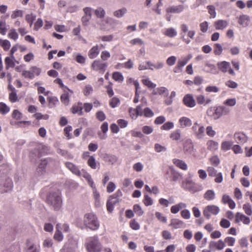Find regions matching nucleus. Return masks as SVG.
<instances>
[{"label":"nucleus","mask_w":252,"mask_h":252,"mask_svg":"<svg viewBox=\"0 0 252 252\" xmlns=\"http://www.w3.org/2000/svg\"><path fill=\"white\" fill-rule=\"evenodd\" d=\"M191 56H188L187 57L182 58L178 60L176 65L173 69V71L175 73H180L182 71L183 67L188 63L190 59Z\"/></svg>","instance_id":"9b49d317"},{"label":"nucleus","mask_w":252,"mask_h":252,"mask_svg":"<svg viewBox=\"0 0 252 252\" xmlns=\"http://www.w3.org/2000/svg\"><path fill=\"white\" fill-rule=\"evenodd\" d=\"M83 222L84 225L92 230H96L99 227V222L96 216L92 213L85 215Z\"/></svg>","instance_id":"f257e3e1"},{"label":"nucleus","mask_w":252,"mask_h":252,"mask_svg":"<svg viewBox=\"0 0 252 252\" xmlns=\"http://www.w3.org/2000/svg\"><path fill=\"white\" fill-rule=\"evenodd\" d=\"M7 36L9 38L16 41L18 38L19 35L15 29H11L10 30Z\"/></svg>","instance_id":"e433bc0d"},{"label":"nucleus","mask_w":252,"mask_h":252,"mask_svg":"<svg viewBox=\"0 0 252 252\" xmlns=\"http://www.w3.org/2000/svg\"><path fill=\"white\" fill-rule=\"evenodd\" d=\"M208 13L210 14V18H214L216 16V9L213 5H208L207 7Z\"/></svg>","instance_id":"0e129e2a"},{"label":"nucleus","mask_w":252,"mask_h":252,"mask_svg":"<svg viewBox=\"0 0 252 252\" xmlns=\"http://www.w3.org/2000/svg\"><path fill=\"white\" fill-rule=\"evenodd\" d=\"M0 46L2 47L4 50L7 51L10 49L11 44L8 40H3L0 38Z\"/></svg>","instance_id":"a19ab883"},{"label":"nucleus","mask_w":252,"mask_h":252,"mask_svg":"<svg viewBox=\"0 0 252 252\" xmlns=\"http://www.w3.org/2000/svg\"><path fill=\"white\" fill-rule=\"evenodd\" d=\"M232 145V143L230 141H223L221 144V149L223 151H227L229 150Z\"/></svg>","instance_id":"5fc2aeb1"},{"label":"nucleus","mask_w":252,"mask_h":252,"mask_svg":"<svg viewBox=\"0 0 252 252\" xmlns=\"http://www.w3.org/2000/svg\"><path fill=\"white\" fill-rule=\"evenodd\" d=\"M100 50L97 45L92 47L88 52V57L91 59H93L97 57L99 53Z\"/></svg>","instance_id":"a878e982"},{"label":"nucleus","mask_w":252,"mask_h":252,"mask_svg":"<svg viewBox=\"0 0 252 252\" xmlns=\"http://www.w3.org/2000/svg\"><path fill=\"white\" fill-rule=\"evenodd\" d=\"M168 94L169 93L167 89L164 87L158 88L157 89V92L155 93H153L154 94H158L159 95H162L165 94V95H168Z\"/></svg>","instance_id":"49530a36"},{"label":"nucleus","mask_w":252,"mask_h":252,"mask_svg":"<svg viewBox=\"0 0 252 252\" xmlns=\"http://www.w3.org/2000/svg\"><path fill=\"white\" fill-rule=\"evenodd\" d=\"M170 138L173 140L177 141L181 138V131L180 129H177L173 131L170 135Z\"/></svg>","instance_id":"79ce46f5"},{"label":"nucleus","mask_w":252,"mask_h":252,"mask_svg":"<svg viewBox=\"0 0 252 252\" xmlns=\"http://www.w3.org/2000/svg\"><path fill=\"white\" fill-rule=\"evenodd\" d=\"M218 69L222 73L228 72L229 74L235 75V73L233 69L231 67L230 64L226 61H222L217 63Z\"/></svg>","instance_id":"6e6552de"},{"label":"nucleus","mask_w":252,"mask_h":252,"mask_svg":"<svg viewBox=\"0 0 252 252\" xmlns=\"http://www.w3.org/2000/svg\"><path fill=\"white\" fill-rule=\"evenodd\" d=\"M35 16L33 14H29L26 15V20L28 23L30 24V26L31 27L32 25L33 21L35 20Z\"/></svg>","instance_id":"774afa93"},{"label":"nucleus","mask_w":252,"mask_h":252,"mask_svg":"<svg viewBox=\"0 0 252 252\" xmlns=\"http://www.w3.org/2000/svg\"><path fill=\"white\" fill-rule=\"evenodd\" d=\"M181 33L183 41L186 44H189L191 39L194 38L195 32L194 31H188V27L185 24H181L180 26Z\"/></svg>","instance_id":"20e7f679"},{"label":"nucleus","mask_w":252,"mask_h":252,"mask_svg":"<svg viewBox=\"0 0 252 252\" xmlns=\"http://www.w3.org/2000/svg\"><path fill=\"white\" fill-rule=\"evenodd\" d=\"M93 92V88L90 85H86L83 90L84 95L88 96Z\"/></svg>","instance_id":"69168bd1"},{"label":"nucleus","mask_w":252,"mask_h":252,"mask_svg":"<svg viewBox=\"0 0 252 252\" xmlns=\"http://www.w3.org/2000/svg\"><path fill=\"white\" fill-rule=\"evenodd\" d=\"M108 64L99 60H94L91 65L92 68L96 71H99L104 72Z\"/></svg>","instance_id":"f8f14e48"},{"label":"nucleus","mask_w":252,"mask_h":252,"mask_svg":"<svg viewBox=\"0 0 252 252\" xmlns=\"http://www.w3.org/2000/svg\"><path fill=\"white\" fill-rule=\"evenodd\" d=\"M173 162L177 167L183 170H187L188 169L187 164L182 160L174 158L173 160Z\"/></svg>","instance_id":"c85d7f7f"},{"label":"nucleus","mask_w":252,"mask_h":252,"mask_svg":"<svg viewBox=\"0 0 252 252\" xmlns=\"http://www.w3.org/2000/svg\"><path fill=\"white\" fill-rule=\"evenodd\" d=\"M186 204L180 202L177 204L172 206L170 208V211L171 213L176 214L179 212V211L182 209L186 208Z\"/></svg>","instance_id":"bb28decb"},{"label":"nucleus","mask_w":252,"mask_h":252,"mask_svg":"<svg viewBox=\"0 0 252 252\" xmlns=\"http://www.w3.org/2000/svg\"><path fill=\"white\" fill-rule=\"evenodd\" d=\"M9 100L12 103H14L18 100L16 91H12L9 93Z\"/></svg>","instance_id":"bf43d9fd"},{"label":"nucleus","mask_w":252,"mask_h":252,"mask_svg":"<svg viewBox=\"0 0 252 252\" xmlns=\"http://www.w3.org/2000/svg\"><path fill=\"white\" fill-rule=\"evenodd\" d=\"M122 196V192L118 190L115 193L110 196L106 203L107 210L109 212H112L114 206L119 202V197Z\"/></svg>","instance_id":"423d86ee"},{"label":"nucleus","mask_w":252,"mask_h":252,"mask_svg":"<svg viewBox=\"0 0 252 252\" xmlns=\"http://www.w3.org/2000/svg\"><path fill=\"white\" fill-rule=\"evenodd\" d=\"M238 243L241 248H247L249 245V242L246 237H242L238 241Z\"/></svg>","instance_id":"3c124183"},{"label":"nucleus","mask_w":252,"mask_h":252,"mask_svg":"<svg viewBox=\"0 0 252 252\" xmlns=\"http://www.w3.org/2000/svg\"><path fill=\"white\" fill-rule=\"evenodd\" d=\"M207 149L208 150L214 152L218 149V142L213 140H209L206 143Z\"/></svg>","instance_id":"b1692460"},{"label":"nucleus","mask_w":252,"mask_h":252,"mask_svg":"<svg viewBox=\"0 0 252 252\" xmlns=\"http://www.w3.org/2000/svg\"><path fill=\"white\" fill-rule=\"evenodd\" d=\"M94 13L97 17L102 18L104 17L105 12L104 10L101 7H98L94 11Z\"/></svg>","instance_id":"680f3d73"},{"label":"nucleus","mask_w":252,"mask_h":252,"mask_svg":"<svg viewBox=\"0 0 252 252\" xmlns=\"http://www.w3.org/2000/svg\"><path fill=\"white\" fill-rule=\"evenodd\" d=\"M209 160L211 163L212 165L217 166L220 163V159L218 156H214L211 157Z\"/></svg>","instance_id":"e2e57ef3"},{"label":"nucleus","mask_w":252,"mask_h":252,"mask_svg":"<svg viewBox=\"0 0 252 252\" xmlns=\"http://www.w3.org/2000/svg\"><path fill=\"white\" fill-rule=\"evenodd\" d=\"M133 212L139 217L143 215L144 212L141 206L138 204H135L133 207Z\"/></svg>","instance_id":"603ef678"},{"label":"nucleus","mask_w":252,"mask_h":252,"mask_svg":"<svg viewBox=\"0 0 252 252\" xmlns=\"http://www.w3.org/2000/svg\"><path fill=\"white\" fill-rule=\"evenodd\" d=\"M13 188L12 180L8 177L2 179L0 184V191L1 193L7 192L10 191Z\"/></svg>","instance_id":"0eeeda50"},{"label":"nucleus","mask_w":252,"mask_h":252,"mask_svg":"<svg viewBox=\"0 0 252 252\" xmlns=\"http://www.w3.org/2000/svg\"><path fill=\"white\" fill-rule=\"evenodd\" d=\"M221 201L224 204H227L231 209H234L236 207V204L234 201L227 194H224L222 196Z\"/></svg>","instance_id":"6ab92c4d"},{"label":"nucleus","mask_w":252,"mask_h":252,"mask_svg":"<svg viewBox=\"0 0 252 252\" xmlns=\"http://www.w3.org/2000/svg\"><path fill=\"white\" fill-rule=\"evenodd\" d=\"M191 129L197 138L201 139L204 136V127L203 126H200L197 122L193 124Z\"/></svg>","instance_id":"ddd939ff"},{"label":"nucleus","mask_w":252,"mask_h":252,"mask_svg":"<svg viewBox=\"0 0 252 252\" xmlns=\"http://www.w3.org/2000/svg\"><path fill=\"white\" fill-rule=\"evenodd\" d=\"M184 9V6L183 5L177 6H171L166 8V12L169 13H179L182 12Z\"/></svg>","instance_id":"412c9836"},{"label":"nucleus","mask_w":252,"mask_h":252,"mask_svg":"<svg viewBox=\"0 0 252 252\" xmlns=\"http://www.w3.org/2000/svg\"><path fill=\"white\" fill-rule=\"evenodd\" d=\"M214 25L216 30H223L228 26V22L224 20H218L214 22Z\"/></svg>","instance_id":"a211bd4d"},{"label":"nucleus","mask_w":252,"mask_h":252,"mask_svg":"<svg viewBox=\"0 0 252 252\" xmlns=\"http://www.w3.org/2000/svg\"><path fill=\"white\" fill-rule=\"evenodd\" d=\"M250 17L247 15H242L238 19V23L244 27L248 26L249 24Z\"/></svg>","instance_id":"cd10ccee"},{"label":"nucleus","mask_w":252,"mask_h":252,"mask_svg":"<svg viewBox=\"0 0 252 252\" xmlns=\"http://www.w3.org/2000/svg\"><path fill=\"white\" fill-rule=\"evenodd\" d=\"M215 193L213 190H208L204 194V197L207 200H212L215 198Z\"/></svg>","instance_id":"58836bf2"},{"label":"nucleus","mask_w":252,"mask_h":252,"mask_svg":"<svg viewBox=\"0 0 252 252\" xmlns=\"http://www.w3.org/2000/svg\"><path fill=\"white\" fill-rule=\"evenodd\" d=\"M15 58L12 57H7L5 58L4 62L6 69H8L10 67L13 68L15 66Z\"/></svg>","instance_id":"c756f323"},{"label":"nucleus","mask_w":252,"mask_h":252,"mask_svg":"<svg viewBox=\"0 0 252 252\" xmlns=\"http://www.w3.org/2000/svg\"><path fill=\"white\" fill-rule=\"evenodd\" d=\"M65 166L74 174L80 176L81 172L78 168L74 164L70 162H66L65 163Z\"/></svg>","instance_id":"5701e85b"},{"label":"nucleus","mask_w":252,"mask_h":252,"mask_svg":"<svg viewBox=\"0 0 252 252\" xmlns=\"http://www.w3.org/2000/svg\"><path fill=\"white\" fill-rule=\"evenodd\" d=\"M54 82L55 83L59 84L60 88L63 89L64 90L66 89L68 92H69V93H70L71 94H73V91L70 90L66 86H65L63 85L61 79L57 78L56 79H55L54 80Z\"/></svg>","instance_id":"09e8293b"},{"label":"nucleus","mask_w":252,"mask_h":252,"mask_svg":"<svg viewBox=\"0 0 252 252\" xmlns=\"http://www.w3.org/2000/svg\"><path fill=\"white\" fill-rule=\"evenodd\" d=\"M27 244L29 246L27 252H39V246H36L33 244L30 245V241L27 240Z\"/></svg>","instance_id":"c9c22d12"},{"label":"nucleus","mask_w":252,"mask_h":252,"mask_svg":"<svg viewBox=\"0 0 252 252\" xmlns=\"http://www.w3.org/2000/svg\"><path fill=\"white\" fill-rule=\"evenodd\" d=\"M164 35L170 38L176 36L177 34V32L176 30L173 28L166 29L163 32Z\"/></svg>","instance_id":"2f4dec72"},{"label":"nucleus","mask_w":252,"mask_h":252,"mask_svg":"<svg viewBox=\"0 0 252 252\" xmlns=\"http://www.w3.org/2000/svg\"><path fill=\"white\" fill-rule=\"evenodd\" d=\"M83 104L81 102H78L74 104L70 109V111L73 114H77L79 116H82L83 114Z\"/></svg>","instance_id":"dca6fc26"},{"label":"nucleus","mask_w":252,"mask_h":252,"mask_svg":"<svg viewBox=\"0 0 252 252\" xmlns=\"http://www.w3.org/2000/svg\"><path fill=\"white\" fill-rule=\"evenodd\" d=\"M143 202L146 206H151L154 203L153 199L147 194H145L144 195Z\"/></svg>","instance_id":"ea45409f"},{"label":"nucleus","mask_w":252,"mask_h":252,"mask_svg":"<svg viewBox=\"0 0 252 252\" xmlns=\"http://www.w3.org/2000/svg\"><path fill=\"white\" fill-rule=\"evenodd\" d=\"M127 12L126 8L124 7L122 9H119L114 12L113 15L117 18H121L123 17Z\"/></svg>","instance_id":"c03bdc74"},{"label":"nucleus","mask_w":252,"mask_h":252,"mask_svg":"<svg viewBox=\"0 0 252 252\" xmlns=\"http://www.w3.org/2000/svg\"><path fill=\"white\" fill-rule=\"evenodd\" d=\"M64 93L62 94L61 96V101L65 105H68L70 102L69 92H66L65 90H63Z\"/></svg>","instance_id":"72a5a7b5"},{"label":"nucleus","mask_w":252,"mask_h":252,"mask_svg":"<svg viewBox=\"0 0 252 252\" xmlns=\"http://www.w3.org/2000/svg\"><path fill=\"white\" fill-rule=\"evenodd\" d=\"M120 103L119 98L117 97H113L109 101V105L111 108H114Z\"/></svg>","instance_id":"de8ad7c7"},{"label":"nucleus","mask_w":252,"mask_h":252,"mask_svg":"<svg viewBox=\"0 0 252 252\" xmlns=\"http://www.w3.org/2000/svg\"><path fill=\"white\" fill-rule=\"evenodd\" d=\"M182 178L181 175L177 172L171 170V181L176 182Z\"/></svg>","instance_id":"052dcab7"},{"label":"nucleus","mask_w":252,"mask_h":252,"mask_svg":"<svg viewBox=\"0 0 252 252\" xmlns=\"http://www.w3.org/2000/svg\"><path fill=\"white\" fill-rule=\"evenodd\" d=\"M130 227L134 230H138L140 228V225L135 219H132L129 221Z\"/></svg>","instance_id":"37998d69"},{"label":"nucleus","mask_w":252,"mask_h":252,"mask_svg":"<svg viewBox=\"0 0 252 252\" xmlns=\"http://www.w3.org/2000/svg\"><path fill=\"white\" fill-rule=\"evenodd\" d=\"M30 69L33 75V78H34L35 76L39 75L41 71V69L36 66H31Z\"/></svg>","instance_id":"13d9d810"},{"label":"nucleus","mask_w":252,"mask_h":252,"mask_svg":"<svg viewBox=\"0 0 252 252\" xmlns=\"http://www.w3.org/2000/svg\"><path fill=\"white\" fill-rule=\"evenodd\" d=\"M23 16V11L21 10H16L12 12L11 15L12 19H15L17 17H22Z\"/></svg>","instance_id":"338daca9"},{"label":"nucleus","mask_w":252,"mask_h":252,"mask_svg":"<svg viewBox=\"0 0 252 252\" xmlns=\"http://www.w3.org/2000/svg\"><path fill=\"white\" fill-rule=\"evenodd\" d=\"M86 248L88 252H100L102 246L97 236L90 237L86 239Z\"/></svg>","instance_id":"f03ea898"},{"label":"nucleus","mask_w":252,"mask_h":252,"mask_svg":"<svg viewBox=\"0 0 252 252\" xmlns=\"http://www.w3.org/2000/svg\"><path fill=\"white\" fill-rule=\"evenodd\" d=\"M180 126L181 128L189 127L191 126L192 122L190 119L186 117H182L179 120Z\"/></svg>","instance_id":"393cba45"},{"label":"nucleus","mask_w":252,"mask_h":252,"mask_svg":"<svg viewBox=\"0 0 252 252\" xmlns=\"http://www.w3.org/2000/svg\"><path fill=\"white\" fill-rule=\"evenodd\" d=\"M222 48L220 44H215L214 46V53L215 55H220L222 53Z\"/></svg>","instance_id":"8fccbe9b"},{"label":"nucleus","mask_w":252,"mask_h":252,"mask_svg":"<svg viewBox=\"0 0 252 252\" xmlns=\"http://www.w3.org/2000/svg\"><path fill=\"white\" fill-rule=\"evenodd\" d=\"M87 164L92 169H94L96 168V163L95 158L93 156L90 157L88 160Z\"/></svg>","instance_id":"864d4df0"},{"label":"nucleus","mask_w":252,"mask_h":252,"mask_svg":"<svg viewBox=\"0 0 252 252\" xmlns=\"http://www.w3.org/2000/svg\"><path fill=\"white\" fill-rule=\"evenodd\" d=\"M7 29L6 28V24L5 21L0 20V34L5 35Z\"/></svg>","instance_id":"6e6d98bb"},{"label":"nucleus","mask_w":252,"mask_h":252,"mask_svg":"<svg viewBox=\"0 0 252 252\" xmlns=\"http://www.w3.org/2000/svg\"><path fill=\"white\" fill-rule=\"evenodd\" d=\"M220 211L219 207L216 205H208L204 210L203 215L207 219H209L211 215H216Z\"/></svg>","instance_id":"1a4fd4ad"},{"label":"nucleus","mask_w":252,"mask_h":252,"mask_svg":"<svg viewBox=\"0 0 252 252\" xmlns=\"http://www.w3.org/2000/svg\"><path fill=\"white\" fill-rule=\"evenodd\" d=\"M10 111V108L3 102H0V113L5 115Z\"/></svg>","instance_id":"a18cd8bd"},{"label":"nucleus","mask_w":252,"mask_h":252,"mask_svg":"<svg viewBox=\"0 0 252 252\" xmlns=\"http://www.w3.org/2000/svg\"><path fill=\"white\" fill-rule=\"evenodd\" d=\"M182 187L185 190L194 193L202 190V186L190 180H185L182 182Z\"/></svg>","instance_id":"39448f33"},{"label":"nucleus","mask_w":252,"mask_h":252,"mask_svg":"<svg viewBox=\"0 0 252 252\" xmlns=\"http://www.w3.org/2000/svg\"><path fill=\"white\" fill-rule=\"evenodd\" d=\"M146 63L148 65H149V69L151 70L154 69H159L163 67V63L162 62H158L156 64H154L152 63L150 61H148L146 62Z\"/></svg>","instance_id":"473e14b6"},{"label":"nucleus","mask_w":252,"mask_h":252,"mask_svg":"<svg viewBox=\"0 0 252 252\" xmlns=\"http://www.w3.org/2000/svg\"><path fill=\"white\" fill-rule=\"evenodd\" d=\"M242 222L244 224L249 225L251 222L250 218L244 214L238 212L235 215V222L238 223Z\"/></svg>","instance_id":"4468645a"},{"label":"nucleus","mask_w":252,"mask_h":252,"mask_svg":"<svg viewBox=\"0 0 252 252\" xmlns=\"http://www.w3.org/2000/svg\"><path fill=\"white\" fill-rule=\"evenodd\" d=\"M243 209L245 213L248 216L252 215V205L250 203H247L243 205Z\"/></svg>","instance_id":"4c0bfd02"},{"label":"nucleus","mask_w":252,"mask_h":252,"mask_svg":"<svg viewBox=\"0 0 252 252\" xmlns=\"http://www.w3.org/2000/svg\"><path fill=\"white\" fill-rule=\"evenodd\" d=\"M183 102L185 105L189 108H192L196 105L195 100L191 94H186L183 99Z\"/></svg>","instance_id":"2eb2a0df"},{"label":"nucleus","mask_w":252,"mask_h":252,"mask_svg":"<svg viewBox=\"0 0 252 252\" xmlns=\"http://www.w3.org/2000/svg\"><path fill=\"white\" fill-rule=\"evenodd\" d=\"M194 150V145L191 140H187L184 145V151L185 153L191 154Z\"/></svg>","instance_id":"aec40b11"},{"label":"nucleus","mask_w":252,"mask_h":252,"mask_svg":"<svg viewBox=\"0 0 252 252\" xmlns=\"http://www.w3.org/2000/svg\"><path fill=\"white\" fill-rule=\"evenodd\" d=\"M112 77L115 81L122 83L124 81V78L120 72L116 71L112 73Z\"/></svg>","instance_id":"f704fd0d"},{"label":"nucleus","mask_w":252,"mask_h":252,"mask_svg":"<svg viewBox=\"0 0 252 252\" xmlns=\"http://www.w3.org/2000/svg\"><path fill=\"white\" fill-rule=\"evenodd\" d=\"M234 136L235 140L237 143L243 144L247 141V137L242 132H236Z\"/></svg>","instance_id":"4be33fe9"},{"label":"nucleus","mask_w":252,"mask_h":252,"mask_svg":"<svg viewBox=\"0 0 252 252\" xmlns=\"http://www.w3.org/2000/svg\"><path fill=\"white\" fill-rule=\"evenodd\" d=\"M174 125L173 122H167L164 123L161 127V130H168L171 129L174 127Z\"/></svg>","instance_id":"4d7b16f0"},{"label":"nucleus","mask_w":252,"mask_h":252,"mask_svg":"<svg viewBox=\"0 0 252 252\" xmlns=\"http://www.w3.org/2000/svg\"><path fill=\"white\" fill-rule=\"evenodd\" d=\"M56 230L54 236V238L57 241H61L63 239V235L62 232L60 230V223H58L56 225Z\"/></svg>","instance_id":"7c9ffc66"},{"label":"nucleus","mask_w":252,"mask_h":252,"mask_svg":"<svg viewBox=\"0 0 252 252\" xmlns=\"http://www.w3.org/2000/svg\"><path fill=\"white\" fill-rule=\"evenodd\" d=\"M169 225L173 229L184 228L186 226L185 222L183 220L178 219H171Z\"/></svg>","instance_id":"f3484780"},{"label":"nucleus","mask_w":252,"mask_h":252,"mask_svg":"<svg viewBox=\"0 0 252 252\" xmlns=\"http://www.w3.org/2000/svg\"><path fill=\"white\" fill-rule=\"evenodd\" d=\"M46 201L49 205L52 206L54 210H59L62 203L61 192L58 191L57 192L50 193L47 198Z\"/></svg>","instance_id":"7ed1b4c3"},{"label":"nucleus","mask_w":252,"mask_h":252,"mask_svg":"<svg viewBox=\"0 0 252 252\" xmlns=\"http://www.w3.org/2000/svg\"><path fill=\"white\" fill-rule=\"evenodd\" d=\"M214 111L212 116L214 119H218L223 115L228 114L229 112V109L224 106H219L214 108Z\"/></svg>","instance_id":"9d476101"}]
</instances>
